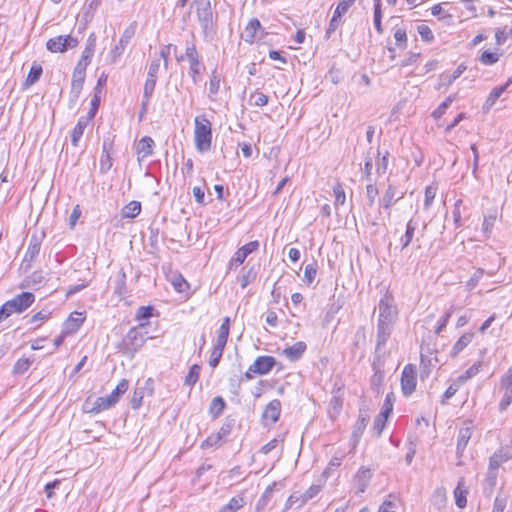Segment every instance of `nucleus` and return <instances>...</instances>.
Instances as JSON below:
<instances>
[{
  "mask_svg": "<svg viewBox=\"0 0 512 512\" xmlns=\"http://www.w3.org/2000/svg\"><path fill=\"white\" fill-rule=\"evenodd\" d=\"M397 317L398 309L394 298L389 292H386L378 304L376 352H380L386 345L394 329Z\"/></svg>",
  "mask_w": 512,
  "mask_h": 512,
  "instance_id": "obj_1",
  "label": "nucleus"
},
{
  "mask_svg": "<svg viewBox=\"0 0 512 512\" xmlns=\"http://www.w3.org/2000/svg\"><path fill=\"white\" fill-rule=\"evenodd\" d=\"M194 142L196 150L204 153L210 150L212 143V125L205 116L195 117Z\"/></svg>",
  "mask_w": 512,
  "mask_h": 512,
  "instance_id": "obj_2",
  "label": "nucleus"
},
{
  "mask_svg": "<svg viewBox=\"0 0 512 512\" xmlns=\"http://www.w3.org/2000/svg\"><path fill=\"white\" fill-rule=\"evenodd\" d=\"M35 301V296L31 292H22L11 300L6 301L3 306L11 316L14 313H22L27 310Z\"/></svg>",
  "mask_w": 512,
  "mask_h": 512,
  "instance_id": "obj_3",
  "label": "nucleus"
},
{
  "mask_svg": "<svg viewBox=\"0 0 512 512\" xmlns=\"http://www.w3.org/2000/svg\"><path fill=\"white\" fill-rule=\"evenodd\" d=\"M185 56L189 62V76L194 84H198L201 79L202 65L194 43H186Z\"/></svg>",
  "mask_w": 512,
  "mask_h": 512,
  "instance_id": "obj_4",
  "label": "nucleus"
},
{
  "mask_svg": "<svg viewBox=\"0 0 512 512\" xmlns=\"http://www.w3.org/2000/svg\"><path fill=\"white\" fill-rule=\"evenodd\" d=\"M197 17L205 34L213 29V14L209 0L197 1Z\"/></svg>",
  "mask_w": 512,
  "mask_h": 512,
  "instance_id": "obj_5",
  "label": "nucleus"
},
{
  "mask_svg": "<svg viewBox=\"0 0 512 512\" xmlns=\"http://www.w3.org/2000/svg\"><path fill=\"white\" fill-rule=\"evenodd\" d=\"M78 45V40L71 35L57 36L51 38L46 43V48L52 53H62L68 48H74Z\"/></svg>",
  "mask_w": 512,
  "mask_h": 512,
  "instance_id": "obj_6",
  "label": "nucleus"
},
{
  "mask_svg": "<svg viewBox=\"0 0 512 512\" xmlns=\"http://www.w3.org/2000/svg\"><path fill=\"white\" fill-rule=\"evenodd\" d=\"M417 383V372L416 368L412 364H407L401 376V388L405 396L411 395L416 388Z\"/></svg>",
  "mask_w": 512,
  "mask_h": 512,
  "instance_id": "obj_7",
  "label": "nucleus"
},
{
  "mask_svg": "<svg viewBox=\"0 0 512 512\" xmlns=\"http://www.w3.org/2000/svg\"><path fill=\"white\" fill-rule=\"evenodd\" d=\"M373 476V471L367 467H360L353 477V490L356 494L364 493Z\"/></svg>",
  "mask_w": 512,
  "mask_h": 512,
  "instance_id": "obj_8",
  "label": "nucleus"
},
{
  "mask_svg": "<svg viewBox=\"0 0 512 512\" xmlns=\"http://www.w3.org/2000/svg\"><path fill=\"white\" fill-rule=\"evenodd\" d=\"M275 364L276 360L272 356H258L250 365V371L258 375H265L273 369Z\"/></svg>",
  "mask_w": 512,
  "mask_h": 512,
  "instance_id": "obj_9",
  "label": "nucleus"
},
{
  "mask_svg": "<svg viewBox=\"0 0 512 512\" xmlns=\"http://www.w3.org/2000/svg\"><path fill=\"white\" fill-rule=\"evenodd\" d=\"M403 197V192H398L396 186H394L393 184H388L385 192L380 198L379 203L383 209L390 210V208Z\"/></svg>",
  "mask_w": 512,
  "mask_h": 512,
  "instance_id": "obj_10",
  "label": "nucleus"
},
{
  "mask_svg": "<svg viewBox=\"0 0 512 512\" xmlns=\"http://www.w3.org/2000/svg\"><path fill=\"white\" fill-rule=\"evenodd\" d=\"M135 32H136V24L135 23H132L130 24L123 32L120 40H119V44L116 45L112 50H111V55L113 57V60L115 61L120 55H122V53L124 52L126 46L128 45V43L130 42V40L133 38V36L135 35Z\"/></svg>",
  "mask_w": 512,
  "mask_h": 512,
  "instance_id": "obj_11",
  "label": "nucleus"
},
{
  "mask_svg": "<svg viewBox=\"0 0 512 512\" xmlns=\"http://www.w3.org/2000/svg\"><path fill=\"white\" fill-rule=\"evenodd\" d=\"M501 389L504 390L503 398L499 403V409L504 411L512 401V370L509 369L501 381Z\"/></svg>",
  "mask_w": 512,
  "mask_h": 512,
  "instance_id": "obj_12",
  "label": "nucleus"
},
{
  "mask_svg": "<svg viewBox=\"0 0 512 512\" xmlns=\"http://www.w3.org/2000/svg\"><path fill=\"white\" fill-rule=\"evenodd\" d=\"M258 248H259L258 241H251V242L245 244L244 246H242L241 248H239L235 252L234 256L232 257V259L229 263L230 268H232L233 265H235L236 267L240 266L245 261L247 256L250 255L251 253H253L254 251H256Z\"/></svg>",
  "mask_w": 512,
  "mask_h": 512,
  "instance_id": "obj_13",
  "label": "nucleus"
},
{
  "mask_svg": "<svg viewBox=\"0 0 512 512\" xmlns=\"http://www.w3.org/2000/svg\"><path fill=\"white\" fill-rule=\"evenodd\" d=\"M86 70L75 66L71 82V101H76L82 91Z\"/></svg>",
  "mask_w": 512,
  "mask_h": 512,
  "instance_id": "obj_14",
  "label": "nucleus"
},
{
  "mask_svg": "<svg viewBox=\"0 0 512 512\" xmlns=\"http://www.w3.org/2000/svg\"><path fill=\"white\" fill-rule=\"evenodd\" d=\"M380 352H376L374 360H373V375L371 376V386L375 390H379L384 379V370H383V361L380 357Z\"/></svg>",
  "mask_w": 512,
  "mask_h": 512,
  "instance_id": "obj_15",
  "label": "nucleus"
},
{
  "mask_svg": "<svg viewBox=\"0 0 512 512\" xmlns=\"http://www.w3.org/2000/svg\"><path fill=\"white\" fill-rule=\"evenodd\" d=\"M509 459V456L506 454H503L501 451L494 453L490 457L489 461V471L487 474V481L490 486L494 485L495 479H496V470L499 468V466L507 461Z\"/></svg>",
  "mask_w": 512,
  "mask_h": 512,
  "instance_id": "obj_16",
  "label": "nucleus"
},
{
  "mask_svg": "<svg viewBox=\"0 0 512 512\" xmlns=\"http://www.w3.org/2000/svg\"><path fill=\"white\" fill-rule=\"evenodd\" d=\"M472 422L464 423V426L459 429L457 436V454L461 456L472 436Z\"/></svg>",
  "mask_w": 512,
  "mask_h": 512,
  "instance_id": "obj_17",
  "label": "nucleus"
},
{
  "mask_svg": "<svg viewBox=\"0 0 512 512\" xmlns=\"http://www.w3.org/2000/svg\"><path fill=\"white\" fill-rule=\"evenodd\" d=\"M281 413V402L277 399L272 400L265 407L262 417L266 423L274 424L278 421Z\"/></svg>",
  "mask_w": 512,
  "mask_h": 512,
  "instance_id": "obj_18",
  "label": "nucleus"
},
{
  "mask_svg": "<svg viewBox=\"0 0 512 512\" xmlns=\"http://www.w3.org/2000/svg\"><path fill=\"white\" fill-rule=\"evenodd\" d=\"M84 320H85V317L83 316L82 313L73 312L69 316V318L65 321L63 330L65 331V333H68L69 335L73 334L76 331H78V329L80 328V326L82 325Z\"/></svg>",
  "mask_w": 512,
  "mask_h": 512,
  "instance_id": "obj_19",
  "label": "nucleus"
},
{
  "mask_svg": "<svg viewBox=\"0 0 512 512\" xmlns=\"http://www.w3.org/2000/svg\"><path fill=\"white\" fill-rule=\"evenodd\" d=\"M261 29L260 21L256 18L251 19L242 33V39L247 43H253L256 39L257 32Z\"/></svg>",
  "mask_w": 512,
  "mask_h": 512,
  "instance_id": "obj_20",
  "label": "nucleus"
},
{
  "mask_svg": "<svg viewBox=\"0 0 512 512\" xmlns=\"http://www.w3.org/2000/svg\"><path fill=\"white\" fill-rule=\"evenodd\" d=\"M306 350V344L302 341L296 342L292 346L286 347L283 350V355L290 361H297L301 358Z\"/></svg>",
  "mask_w": 512,
  "mask_h": 512,
  "instance_id": "obj_21",
  "label": "nucleus"
},
{
  "mask_svg": "<svg viewBox=\"0 0 512 512\" xmlns=\"http://www.w3.org/2000/svg\"><path fill=\"white\" fill-rule=\"evenodd\" d=\"M368 421H369L368 417L364 416V415H359L358 419L356 420L353 431H352V435H351V439L353 441V448H355V446L359 442L360 437L362 436L363 432L366 429Z\"/></svg>",
  "mask_w": 512,
  "mask_h": 512,
  "instance_id": "obj_22",
  "label": "nucleus"
},
{
  "mask_svg": "<svg viewBox=\"0 0 512 512\" xmlns=\"http://www.w3.org/2000/svg\"><path fill=\"white\" fill-rule=\"evenodd\" d=\"M221 84V74L217 70H213L209 79V93L208 97L211 101H216L217 94L220 89Z\"/></svg>",
  "mask_w": 512,
  "mask_h": 512,
  "instance_id": "obj_23",
  "label": "nucleus"
},
{
  "mask_svg": "<svg viewBox=\"0 0 512 512\" xmlns=\"http://www.w3.org/2000/svg\"><path fill=\"white\" fill-rule=\"evenodd\" d=\"M512 82V80L509 78L505 85L494 88L489 96L487 97L483 109L489 110L493 107V105L496 103L497 99L501 97V95L505 92L506 88L509 86V84Z\"/></svg>",
  "mask_w": 512,
  "mask_h": 512,
  "instance_id": "obj_24",
  "label": "nucleus"
},
{
  "mask_svg": "<svg viewBox=\"0 0 512 512\" xmlns=\"http://www.w3.org/2000/svg\"><path fill=\"white\" fill-rule=\"evenodd\" d=\"M324 485L325 481L323 479L321 482L317 484H312L304 493L299 495L300 506L305 505L309 500L316 497L322 491Z\"/></svg>",
  "mask_w": 512,
  "mask_h": 512,
  "instance_id": "obj_25",
  "label": "nucleus"
},
{
  "mask_svg": "<svg viewBox=\"0 0 512 512\" xmlns=\"http://www.w3.org/2000/svg\"><path fill=\"white\" fill-rule=\"evenodd\" d=\"M418 227V221L414 218L410 219L406 225L405 234L401 237L400 241L402 249L408 247L413 240L415 230Z\"/></svg>",
  "mask_w": 512,
  "mask_h": 512,
  "instance_id": "obj_26",
  "label": "nucleus"
},
{
  "mask_svg": "<svg viewBox=\"0 0 512 512\" xmlns=\"http://www.w3.org/2000/svg\"><path fill=\"white\" fill-rule=\"evenodd\" d=\"M114 405V402L106 395L95 399V401L92 404V407L88 411L97 414L104 410L110 409Z\"/></svg>",
  "mask_w": 512,
  "mask_h": 512,
  "instance_id": "obj_27",
  "label": "nucleus"
},
{
  "mask_svg": "<svg viewBox=\"0 0 512 512\" xmlns=\"http://www.w3.org/2000/svg\"><path fill=\"white\" fill-rule=\"evenodd\" d=\"M156 79L152 78H146L145 84H144V92H143V100H142V112L145 113L147 110V106L149 104L150 98L153 95L155 86H156Z\"/></svg>",
  "mask_w": 512,
  "mask_h": 512,
  "instance_id": "obj_28",
  "label": "nucleus"
},
{
  "mask_svg": "<svg viewBox=\"0 0 512 512\" xmlns=\"http://www.w3.org/2000/svg\"><path fill=\"white\" fill-rule=\"evenodd\" d=\"M467 493L468 491L464 488V479L461 478L458 481L456 488L454 489L455 503L458 508H464L467 504Z\"/></svg>",
  "mask_w": 512,
  "mask_h": 512,
  "instance_id": "obj_29",
  "label": "nucleus"
},
{
  "mask_svg": "<svg viewBox=\"0 0 512 512\" xmlns=\"http://www.w3.org/2000/svg\"><path fill=\"white\" fill-rule=\"evenodd\" d=\"M229 331H230V318L225 317V318H223L222 323L219 327L215 344L225 347L227 340H228Z\"/></svg>",
  "mask_w": 512,
  "mask_h": 512,
  "instance_id": "obj_30",
  "label": "nucleus"
},
{
  "mask_svg": "<svg viewBox=\"0 0 512 512\" xmlns=\"http://www.w3.org/2000/svg\"><path fill=\"white\" fill-rule=\"evenodd\" d=\"M89 118L81 117L71 133V142L73 146H78V142L82 137L86 126L88 125Z\"/></svg>",
  "mask_w": 512,
  "mask_h": 512,
  "instance_id": "obj_31",
  "label": "nucleus"
},
{
  "mask_svg": "<svg viewBox=\"0 0 512 512\" xmlns=\"http://www.w3.org/2000/svg\"><path fill=\"white\" fill-rule=\"evenodd\" d=\"M472 339V333L463 334L452 347L450 355L452 357H456L460 352L464 350V348H466L471 343Z\"/></svg>",
  "mask_w": 512,
  "mask_h": 512,
  "instance_id": "obj_32",
  "label": "nucleus"
},
{
  "mask_svg": "<svg viewBox=\"0 0 512 512\" xmlns=\"http://www.w3.org/2000/svg\"><path fill=\"white\" fill-rule=\"evenodd\" d=\"M154 140L151 137H143L137 145V153L142 157H148L153 152Z\"/></svg>",
  "mask_w": 512,
  "mask_h": 512,
  "instance_id": "obj_33",
  "label": "nucleus"
},
{
  "mask_svg": "<svg viewBox=\"0 0 512 512\" xmlns=\"http://www.w3.org/2000/svg\"><path fill=\"white\" fill-rule=\"evenodd\" d=\"M245 504V499L241 495L232 497L229 502L223 506L219 512H237Z\"/></svg>",
  "mask_w": 512,
  "mask_h": 512,
  "instance_id": "obj_34",
  "label": "nucleus"
},
{
  "mask_svg": "<svg viewBox=\"0 0 512 512\" xmlns=\"http://www.w3.org/2000/svg\"><path fill=\"white\" fill-rule=\"evenodd\" d=\"M141 212V203L139 201H131L122 209V217L133 219Z\"/></svg>",
  "mask_w": 512,
  "mask_h": 512,
  "instance_id": "obj_35",
  "label": "nucleus"
},
{
  "mask_svg": "<svg viewBox=\"0 0 512 512\" xmlns=\"http://www.w3.org/2000/svg\"><path fill=\"white\" fill-rule=\"evenodd\" d=\"M344 458V453H336L329 461L328 463V466L324 469L323 473H322V478L324 479V481H326L330 475H331V472L336 469L337 467H339L342 463V460Z\"/></svg>",
  "mask_w": 512,
  "mask_h": 512,
  "instance_id": "obj_36",
  "label": "nucleus"
},
{
  "mask_svg": "<svg viewBox=\"0 0 512 512\" xmlns=\"http://www.w3.org/2000/svg\"><path fill=\"white\" fill-rule=\"evenodd\" d=\"M42 72V66L40 64L34 63L29 71V74L24 82V85L26 87L34 85L40 79Z\"/></svg>",
  "mask_w": 512,
  "mask_h": 512,
  "instance_id": "obj_37",
  "label": "nucleus"
},
{
  "mask_svg": "<svg viewBox=\"0 0 512 512\" xmlns=\"http://www.w3.org/2000/svg\"><path fill=\"white\" fill-rule=\"evenodd\" d=\"M128 387H129L128 380L122 379L118 383L116 388L107 396L114 402V404H116L120 400L121 396L128 390Z\"/></svg>",
  "mask_w": 512,
  "mask_h": 512,
  "instance_id": "obj_38",
  "label": "nucleus"
},
{
  "mask_svg": "<svg viewBox=\"0 0 512 512\" xmlns=\"http://www.w3.org/2000/svg\"><path fill=\"white\" fill-rule=\"evenodd\" d=\"M224 408V399L220 396H217L211 401L209 412L213 417H218L223 412Z\"/></svg>",
  "mask_w": 512,
  "mask_h": 512,
  "instance_id": "obj_39",
  "label": "nucleus"
},
{
  "mask_svg": "<svg viewBox=\"0 0 512 512\" xmlns=\"http://www.w3.org/2000/svg\"><path fill=\"white\" fill-rule=\"evenodd\" d=\"M224 348H225L224 346L214 344L211 355H210V359H209L210 367L215 368L218 366L220 359L222 357Z\"/></svg>",
  "mask_w": 512,
  "mask_h": 512,
  "instance_id": "obj_40",
  "label": "nucleus"
},
{
  "mask_svg": "<svg viewBox=\"0 0 512 512\" xmlns=\"http://www.w3.org/2000/svg\"><path fill=\"white\" fill-rule=\"evenodd\" d=\"M171 284L177 292H185L189 288V284L181 274H175L171 278Z\"/></svg>",
  "mask_w": 512,
  "mask_h": 512,
  "instance_id": "obj_41",
  "label": "nucleus"
},
{
  "mask_svg": "<svg viewBox=\"0 0 512 512\" xmlns=\"http://www.w3.org/2000/svg\"><path fill=\"white\" fill-rule=\"evenodd\" d=\"M432 499L435 505H437L438 509H441L445 506L446 503V490L443 487L437 488L432 495Z\"/></svg>",
  "mask_w": 512,
  "mask_h": 512,
  "instance_id": "obj_42",
  "label": "nucleus"
},
{
  "mask_svg": "<svg viewBox=\"0 0 512 512\" xmlns=\"http://www.w3.org/2000/svg\"><path fill=\"white\" fill-rule=\"evenodd\" d=\"M437 194V186L429 185L425 189V197H424V209L428 210L435 199Z\"/></svg>",
  "mask_w": 512,
  "mask_h": 512,
  "instance_id": "obj_43",
  "label": "nucleus"
},
{
  "mask_svg": "<svg viewBox=\"0 0 512 512\" xmlns=\"http://www.w3.org/2000/svg\"><path fill=\"white\" fill-rule=\"evenodd\" d=\"M31 364L32 361L29 358L22 357L14 364L13 372L15 374H23L30 368Z\"/></svg>",
  "mask_w": 512,
  "mask_h": 512,
  "instance_id": "obj_44",
  "label": "nucleus"
},
{
  "mask_svg": "<svg viewBox=\"0 0 512 512\" xmlns=\"http://www.w3.org/2000/svg\"><path fill=\"white\" fill-rule=\"evenodd\" d=\"M377 195H378V188L376 187V185L372 182L368 183L366 185V199H367V205L369 207L374 206Z\"/></svg>",
  "mask_w": 512,
  "mask_h": 512,
  "instance_id": "obj_45",
  "label": "nucleus"
},
{
  "mask_svg": "<svg viewBox=\"0 0 512 512\" xmlns=\"http://www.w3.org/2000/svg\"><path fill=\"white\" fill-rule=\"evenodd\" d=\"M499 60V54L497 52H492V51H489V50H485L480 58H479V61L483 64V65H493L495 64L497 61Z\"/></svg>",
  "mask_w": 512,
  "mask_h": 512,
  "instance_id": "obj_46",
  "label": "nucleus"
},
{
  "mask_svg": "<svg viewBox=\"0 0 512 512\" xmlns=\"http://www.w3.org/2000/svg\"><path fill=\"white\" fill-rule=\"evenodd\" d=\"M40 252V242L36 237H32L25 255V258L34 259Z\"/></svg>",
  "mask_w": 512,
  "mask_h": 512,
  "instance_id": "obj_47",
  "label": "nucleus"
},
{
  "mask_svg": "<svg viewBox=\"0 0 512 512\" xmlns=\"http://www.w3.org/2000/svg\"><path fill=\"white\" fill-rule=\"evenodd\" d=\"M200 375V367L198 365H193L188 374L185 377V384L188 386H193L199 379Z\"/></svg>",
  "mask_w": 512,
  "mask_h": 512,
  "instance_id": "obj_48",
  "label": "nucleus"
},
{
  "mask_svg": "<svg viewBox=\"0 0 512 512\" xmlns=\"http://www.w3.org/2000/svg\"><path fill=\"white\" fill-rule=\"evenodd\" d=\"M171 49H173L174 52L177 51L176 46H174L172 44H168V45L162 47L159 51V56L154 58V59H160V61L163 60L165 69H167V67H168V59H169Z\"/></svg>",
  "mask_w": 512,
  "mask_h": 512,
  "instance_id": "obj_49",
  "label": "nucleus"
},
{
  "mask_svg": "<svg viewBox=\"0 0 512 512\" xmlns=\"http://www.w3.org/2000/svg\"><path fill=\"white\" fill-rule=\"evenodd\" d=\"M342 408V400L338 397H333L329 402L328 413L331 418H335Z\"/></svg>",
  "mask_w": 512,
  "mask_h": 512,
  "instance_id": "obj_50",
  "label": "nucleus"
},
{
  "mask_svg": "<svg viewBox=\"0 0 512 512\" xmlns=\"http://www.w3.org/2000/svg\"><path fill=\"white\" fill-rule=\"evenodd\" d=\"M333 192L335 195V203H334L335 206L338 207V206L344 205L345 200H346V195H345L344 189L340 183H337L333 187Z\"/></svg>",
  "mask_w": 512,
  "mask_h": 512,
  "instance_id": "obj_51",
  "label": "nucleus"
},
{
  "mask_svg": "<svg viewBox=\"0 0 512 512\" xmlns=\"http://www.w3.org/2000/svg\"><path fill=\"white\" fill-rule=\"evenodd\" d=\"M417 31H418L420 37L422 38V40L425 42H431L434 39L432 30L426 24L418 25Z\"/></svg>",
  "mask_w": 512,
  "mask_h": 512,
  "instance_id": "obj_52",
  "label": "nucleus"
},
{
  "mask_svg": "<svg viewBox=\"0 0 512 512\" xmlns=\"http://www.w3.org/2000/svg\"><path fill=\"white\" fill-rule=\"evenodd\" d=\"M112 166V159L106 150V145H103V152L100 160V170L107 172Z\"/></svg>",
  "mask_w": 512,
  "mask_h": 512,
  "instance_id": "obj_53",
  "label": "nucleus"
},
{
  "mask_svg": "<svg viewBox=\"0 0 512 512\" xmlns=\"http://www.w3.org/2000/svg\"><path fill=\"white\" fill-rule=\"evenodd\" d=\"M250 101L255 106H265L268 103V97L262 92H254L250 96Z\"/></svg>",
  "mask_w": 512,
  "mask_h": 512,
  "instance_id": "obj_54",
  "label": "nucleus"
},
{
  "mask_svg": "<svg viewBox=\"0 0 512 512\" xmlns=\"http://www.w3.org/2000/svg\"><path fill=\"white\" fill-rule=\"evenodd\" d=\"M317 274V265L316 263L307 264L304 270V279L308 284H311Z\"/></svg>",
  "mask_w": 512,
  "mask_h": 512,
  "instance_id": "obj_55",
  "label": "nucleus"
},
{
  "mask_svg": "<svg viewBox=\"0 0 512 512\" xmlns=\"http://www.w3.org/2000/svg\"><path fill=\"white\" fill-rule=\"evenodd\" d=\"M355 1L356 0H340L335 9L337 16H343L345 13H347Z\"/></svg>",
  "mask_w": 512,
  "mask_h": 512,
  "instance_id": "obj_56",
  "label": "nucleus"
},
{
  "mask_svg": "<svg viewBox=\"0 0 512 512\" xmlns=\"http://www.w3.org/2000/svg\"><path fill=\"white\" fill-rule=\"evenodd\" d=\"M160 69V59H152L147 72V78L158 79V72Z\"/></svg>",
  "mask_w": 512,
  "mask_h": 512,
  "instance_id": "obj_57",
  "label": "nucleus"
},
{
  "mask_svg": "<svg viewBox=\"0 0 512 512\" xmlns=\"http://www.w3.org/2000/svg\"><path fill=\"white\" fill-rule=\"evenodd\" d=\"M454 312V306H451L446 313L442 316V318L439 320L438 326L435 330L436 334H440L441 331L446 327L451 315Z\"/></svg>",
  "mask_w": 512,
  "mask_h": 512,
  "instance_id": "obj_58",
  "label": "nucleus"
},
{
  "mask_svg": "<svg viewBox=\"0 0 512 512\" xmlns=\"http://www.w3.org/2000/svg\"><path fill=\"white\" fill-rule=\"evenodd\" d=\"M221 439L218 435L215 433H212L209 435L201 444V447L203 449L211 448V447H218L220 445Z\"/></svg>",
  "mask_w": 512,
  "mask_h": 512,
  "instance_id": "obj_59",
  "label": "nucleus"
},
{
  "mask_svg": "<svg viewBox=\"0 0 512 512\" xmlns=\"http://www.w3.org/2000/svg\"><path fill=\"white\" fill-rule=\"evenodd\" d=\"M271 498H272L271 494L264 491L255 505V512L263 511L266 508V506L268 505V503L270 502Z\"/></svg>",
  "mask_w": 512,
  "mask_h": 512,
  "instance_id": "obj_60",
  "label": "nucleus"
},
{
  "mask_svg": "<svg viewBox=\"0 0 512 512\" xmlns=\"http://www.w3.org/2000/svg\"><path fill=\"white\" fill-rule=\"evenodd\" d=\"M392 397H393V395L391 393H389V394L386 395V398L384 400V403H383V406H382V411L380 412V414L384 418H388L389 414L393 410Z\"/></svg>",
  "mask_w": 512,
  "mask_h": 512,
  "instance_id": "obj_61",
  "label": "nucleus"
},
{
  "mask_svg": "<svg viewBox=\"0 0 512 512\" xmlns=\"http://www.w3.org/2000/svg\"><path fill=\"white\" fill-rule=\"evenodd\" d=\"M144 397V392L142 389L137 388L134 390L132 398H131V406L133 409H138L141 404Z\"/></svg>",
  "mask_w": 512,
  "mask_h": 512,
  "instance_id": "obj_62",
  "label": "nucleus"
},
{
  "mask_svg": "<svg viewBox=\"0 0 512 512\" xmlns=\"http://www.w3.org/2000/svg\"><path fill=\"white\" fill-rule=\"evenodd\" d=\"M392 495H389L388 499L384 500L379 506L378 512H395L396 502L392 500Z\"/></svg>",
  "mask_w": 512,
  "mask_h": 512,
  "instance_id": "obj_63",
  "label": "nucleus"
},
{
  "mask_svg": "<svg viewBox=\"0 0 512 512\" xmlns=\"http://www.w3.org/2000/svg\"><path fill=\"white\" fill-rule=\"evenodd\" d=\"M93 55L94 54L90 53L89 50L88 51L83 50L81 58L79 59L78 63L76 64V67L86 70L87 66L91 62Z\"/></svg>",
  "mask_w": 512,
  "mask_h": 512,
  "instance_id": "obj_64",
  "label": "nucleus"
}]
</instances>
